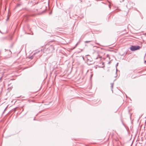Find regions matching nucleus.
<instances>
[{
  "label": "nucleus",
  "mask_w": 146,
  "mask_h": 146,
  "mask_svg": "<svg viewBox=\"0 0 146 146\" xmlns=\"http://www.w3.org/2000/svg\"><path fill=\"white\" fill-rule=\"evenodd\" d=\"M39 52V51H38L37 52H36L35 53H34L33 54V55H35L38 52Z\"/></svg>",
  "instance_id": "nucleus-4"
},
{
  "label": "nucleus",
  "mask_w": 146,
  "mask_h": 146,
  "mask_svg": "<svg viewBox=\"0 0 146 146\" xmlns=\"http://www.w3.org/2000/svg\"><path fill=\"white\" fill-rule=\"evenodd\" d=\"M140 46H132L130 48V50L132 51L137 50L140 48Z\"/></svg>",
  "instance_id": "nucleus-1"
},
{
  "label": "nucleus",
  "mask_w": 146,
  "mask_h": 146,
  "mask_svg": "<svg viewBox=\"0 0 146 146\" xmlns=\"http://www.w3.org/2000/svg\"><path fill=\"white\" fill-rule=\"evenodd\" d=\"M144 63H146V60L145 61Z\"/></svg>",
  "instance_id": "nucleus-8"
},
{
  "label": "nucleus",
  "mask_w": 146,
  "mask_h": 146,
  "mask_svg": "<svg viewBox=\"0 0 146 146\" xmlns=\"http://www.w3.org/2000/svg\"><path fill=\"white\" fill-rule=\"evenodd\" d=\"M118 65V63H117V64L116 65V66H117Z\"/></svg>",
  "instance_id": "nucleus-7"
},
{
  "label": "nucleus",
  "mask_w": 146,
  "mask_h": 146,
  "mask_svg": "<svg viewBox=\"0 0 146 146\" xmlns=\"http://www.w3.org/2000/svg\"><path fill=\"white\" fill-rule=\"evenodd\" d=\"M92 75H91V76L92 77Z\"/></svg>",
  "instance_id": "nucleus-9"
},
{
  "label": "nucleus",
  "mask_w": 146,
  "mask_h": 146,
  "mask_svg": "<svg viewBox=\"0 0 146 146\" xmlns=\"http://www.w3.org/2000/svg\"><path fill=\"white\" fill-rule=\"evenodd\" d=\"M78 42H77V43L76 44L75 46V47L74 48H75L78 45Z\"/></svg>",
  "instance_id": "nucleus-3"
},
{
  "label": "nucleus",
  "mask_w": 146,
  "mask_h": 146,
  "mask_svg": "<svg viewBox=\"0 0 146 146\" xmlns=\"http://www.w3.org/2000/svg\"><path fill=\"white\" fill-rule=\"evenodd\" d=\"M117 68H116V73H117Z\"/></svg>",
  "instance_id": "nucleus-6"
},
{
  "label": "nucleus",
  "mask_w": 146,
  "mask_h": 146,
  "mask_svg": "<svg viewBox=\"0 0 146 146\" xmlns=\"http://www.w3.org/2000/svg\"><path fill=\"white\" fill-rule=\"evenodd\" d=\"M90 42V41H86L85 42H86L88 43Z\"/></svg>",
  "instance_id": "nucleus-5"
},
{
  "label": "nucleus",
  "mask_w": 146,
  "mask_h": 146,
  "mask_svg": "<svg viewBox=\"0 0 146 146\" xmlns=\"http://www.w3.org/2000/svg\"><path fill=\"white\" fill-rule=\"evenodd\" d=\"M111 90L113 92V83H111Z\"/></svg>",
  "instance_id": "nucleus-2"
}]
</instances>
